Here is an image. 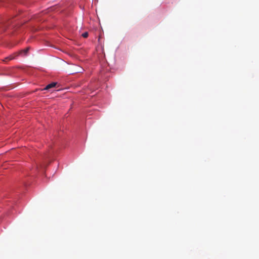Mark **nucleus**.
I'll return each mask as SVG.
<instances>
[{"label":"nucleus","mask_w":259,"mask_h":259,"mask_svg":"<svg viewBox=\"0 0 259 259\" xmlns=\"http://www.w3.org/2000/svg\"><path fill=\"white\" fill-rule=\"evenodd\" d=\"M29 50V48H26L23 50H21L19 52H17V56L20 55L22 56H25L27 55L28 51Z\"/></svg>","instance_id":"obj_1"},{"label":"nucleus","mask_w":259,"mask_h":259,"mask_svg":"<svg viewBox=\"0 0 259 259\" xmlns=\"http://www.w3.org/2000/svg\"><path fill=\"white\" fill-rule=\"evenodd\" d=\"M56 85V82H53L48 84L44 89V90H48L51 88L55 87Z\"/></svg>","instance_id":"obj_2"},{"label":"nucleus","mask_w":259,"mask_h":259,"mask_svg":"<svg viewBox=\"0 0 259 259\" xmlns=\"http://www.w3.org/2000/svg\"><path fill=\"white\" fill-rule=\"evenodd\" d=\"M13 59H14V57L13 56H8V57L5 58V59L4 60V61L6 62H8L10 60H13Z\"/></svg>","instance_id":"obj_3"},{"label":"nucleus","mask_w":259,"mask_h":259,"mask_svg":"<svg viewBox=\"0 0 259 259\" xmlns=\"http://www.w3.org/2000/svg\"><path fill=\"white\" fill-rule=\"evenodd\" d=\"M82 36L84 37V38H87L89 36V33L88 32H84L82 34Z\"/></svg>","instance_id":"obj_4"},{"label":"nucleus","mask_w":259,"mask_h":259,"mask_svg":"<svg viewBox=\"0 0 259 259\" xmlns=\"http://www.w3.org/2000/svg\"><path fill=\"white\" fill-rule=\"evenodd\" d=\"M10 74H11V75H15V73L14 72H11Z\"/></svg>","instance_id":"obj_5"}]
</instances>
